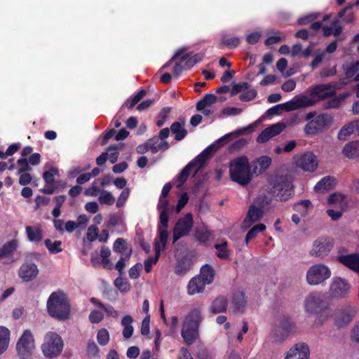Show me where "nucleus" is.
I'll list each match as a JSON object with an SVG mask.
<instances>
[{"mask_svg": "<svg viewBox=\"0 0 359 359\" xmlns=\"http://www.w3.org/2000/svg\"><path fill=\"white\" fill-rule=\"evenodd\" d=\"M133 318L130 315H126L121 319V325L123 327L122 331L123 337L128 339H130L134 332V328L132 325Z\"/></svg>", "mask_w": 359, "mask_h": 359, "instance_id": "obj_28", "label": "nucleus"}, {"mask_svg": "<svg viewBox=\"0 0 359 359\" xmlns=\"http://www.w3.org/2000/svg\"><path fill=\"white\" fill-rule=\"evenodd\" d=\"M264 215V211L255 205H251L248 209L247 215L243 222V227H250L253 223L260 220Z\"/></svg>", "mask_w": 359, "mask_h": 359, "instance_id": "obj_22", "label": "nucleus"}, {"mask_svg": "<svg viewBox=\"0 0 359 359\" xmlns=\"http://www.w3.org/2000/svg\"><path fill=\"white\" fill-rule=\"evenodd\" d=\"M316 104V101L309 98L306 95H299L294 97V99L285 103L279 104L269 108L266 111L269 115H276L280 113V109L285 111H294L303 107H311Z\"/></svg>", "mask_w": 359, "mask_h": 359, "instance_id": "obj_6", "label": "nucleus"}, {"mask_svg": "<svg viewBox=\"0 0 359 359\" xmlns=\"http://www.w3.org/2000/svg\"><path fill=\"white\" fill-rule=\"evenodd\" d=\"M248 143V141L246 139L241 138L233 143L231 144V145L229 147V149L232 151H239L242 148H243Z\"/></svg>", "mask_w": 359, "mask_h": 359, "instance_id": "obj_64", "label": "nucleus"}, {"mask_svg": "<svg viewBox=\"0 0 359 359\" xmlns=\"http://www.w3.org/2000/svg\"><path fill=\"white\" fill-rule=\"evenodd\" d=\"M351 135H354L353 129L351 127V123L345 125L338 133V138L340 140H346V138Z\"/></svg>", "mask_w": 359, "mask_h": 359, "instance_id": "obj_51", "label": "nucleus"}, {"mask_svg": "<svg viewBox=\"0 0 359 359\" xmlns=\"http://www.w3.org/2000/svg\"><path fill=\"white\" fill-rule=\"evenodd\" d=\"M39 273L37 266L33 263H25L19 269V276L25 282L34 279Z\"/></svg>", "mask_w": 359, "mask_h": 359, "instance_id": "obj_21", "label": "nucleus"}, {"mask_svg": "<svg viewBox=\"0 0 359 359\" xmlns=\"http://www.w3.org/2000/svg\"><path fill=\"white\" fill-rule=\"evenodd\" d=\"M201 320V312L198 309L191 310L185 317L181 335L186 345L193 344L198 337V328Z\"/></svg>", "mask_w": 359, "mask_h": 359, "instance_id": "obj_2", "label": "nucleus"}, {"mask_svg": "<svg viewBox=\"0 0 359 359\" xmlns=\"http://www.w3.org/2000/svg\"><path fill=\"white\" fill-rule=\"evenodd\" d=\"M127 249V243L125 239L118 238L113 244V250L116 252H123Z\"/></svg>", "mask_w": 359, "mask_h": 359, "instance_id": "obj_56", "label": "nucleus"}, {"mask_svg": "<svg viewBox=\"0 0 359 359\" xmlns=\"http://www.w3.org/2000/svg\"><path fill=\"white\" fill-rule=\"evenodd\" d=\"M233 309L238 312H243L246 304V297L245 293L238 291L233 296Z\"/></svg>", "mask_w": 359, "mask_h": 359, "instance_id": "obj_35", "label": "nucleus"}, {"mask_svg": "<svg viewBox=\"0 0 359 359\" xmlns=\"http://www.w3.org/2000/svg\"><path fill=\"white\" fill-rule=\"evenodd\" d=\"M337 261L349 269L359 273V253L339 255Z\"/></svg>", "mask_w": 359, "mask_h": 359, "instance_id": "obj_20", "label": "nucleus"}, {"mask_svg": "<svg viewBox=\"0 0 359 359\" xmlns=\"http://www.w3.org/2000/svg\"><path fill=\"white\" fill-rule=\"evenodd\" d=\"M304 307L309 313H320L327 308V304L323 300L322 294L312 292L304 301Z\"/></svg>", "mask_w": 359, "mask_h": 359, "instance_id": "obj_12", "label": "nucleus"}, {"mask_svg": "<svg viewBox=\"0 0 359 359\" xmlns=\"http://www.w3.org/2000/svg\"><path fill=\"white\" fill-rule=\"evenodd\" d=\"M250 86V85L248 82H242L233 84L230 91L231 96H235L243 90L249 89Z\"/></svg>", "mask_w": 359, "mask_h": 359, "instance_id": "obj_53", "label": "nucleus"}, {"mask_svg": "<svg viewBox=\"0 0 359 359\" xmlns=\"http://www.w3.org/2000/svg\"><path fill=\"white\" fill-rule=\"evenodd\" d=\"M98 199L100 203L108 205H113L115 201L113 195L109 191L105 190L101 191Z\"/></svg>", "mask_w": 359, "mask_h": 359, "instance_id": "obj_46", "label": "nucleus"}, {"mask_svg": "<svg viewBox=\"0 0 359 359\" xmlns=\"http://www.w3.org/2000/svg\"><path fill=\"white\" fill-rule=\"evenodd\" d=\"M286 127L285 123L283 122H278L277 123L273 124L269 127L267 129L270 133L272 137L279 135Z\"/></svg>", "mask_w": 359, "mask_h": 359, "instance_id": "obj_50", "label": "nucleus"}, {"mask_svg": "<svg viewBox=\"0 0 359 359\" xmlns=\"http://www.w3.org/2000/svg\"><path fill=\"white\" fill-rule=\"evenodd\" d=\"M215 248L217 250L216 255L221 259H229L231 255V251L228 248V243L224 241L221 243L215 244Z\"/></svg>", "mask_w": 359, "mask_h": 359, "instance_id": "obj_39", "label": "nucleus"}, {"mask_svg": "<svg viewBox=\"0 0 359 359\" xmlns=\"http://www.w3.org/2000/svg\"><path fill=\"white\" fill-rule=\"evenodd\" d=\"M58 172L55 168H51L50 170L45 171L43 173V178L47 184H53L55 182V175Z\"/></svg>", "mask_w": 359, "mask_h": 359, "instance_id": "obj_57", "label": "nucleus"}, {"mask_svg": "<svg viewBox=\"0 0 359 359\" xmlns=\"http://www.w3.org/2000/svg\"><path fill=\"white\" fill-rule=\"evenodd\" d=\"M271 164V159L267 156H262L253 162V172L262 174L265 172Z\"/></svg>", "mask_w": 359, "mask_h": 359, "instance_id": "obj_24", "label": "nucleus"}, {"mask_svg": "<svg viewBox=\"0 0 359 359\" xmlns=\"http://www.w3.org/2000/svg\"><path fill=\"white\" fill-rule=\"evenodd\" d=\"M312 208L313 205L309 199L301 200L293 205V210L299 212L302 217L307 216L309 210L312 209Z\"/></svg>", "mask_w": 359, "mask_h": 359, "instance_id": "obj_34", "label": "nucleus"}, {"mask_svg": "<svg viewBox=\"0 0 359 359\" xmlns=\"http://www.w3.org/2000/svg\"><path fill=\"white\" fill-rule=\"evenodd\" d=\"M343 154L349 158L359 156V141H353L346 144L343 149Z\"/></svg>", "mask_w": 359, "mask_h": 359, "instance_id": "obj_36", "label": "nucleus"}, {"mask_svg": "<svg viewBox=\"0 0 359 359\" xmlns=\"http://www.w3.org/2000/svg\"><path fill=\"white\" fill-rule=\"evenodd\" d=\"M265 229H266V225L262 223H260V224H256L255 226H254L251 229H250V231L246 234V236L245 238V243L248 244L250 240L256 238L257 234L259 232H262Z\"/></svg>", "mask_w": 359, "mask_h": 359, "instance_id": "obj_42", "label": "nucleus"}, {"mask_svg": "<svg viewBox=\"0 0 359 359\" xmlns=\"http://www.w3.org/2000/svg\"><path fill=\"white\" fill-rule=\"evenodd\" d=\"M356 311L354 307L351 306L341 307L335 313V325L339 328L346 327L353 320Z\"/></svg>", "mask_w": 359, "mask_h": 359, "instance_id": "obj_13", "label": "nucleus"}, {"mask_svg": "<svg viewBox=\"0 0 359 359\" xmlns=\"http://www.w3.org/2000/svg\"><path fill=\"white\" fill-rule=\"evenodd\" d=\"M10 335V330L7 327L0 326V355L6 351L8 347Z\"/></svg>", "mask_w": 359, "mask_h": 359, "instance_id": "obj_38", "label": "nucleus"}, {"mask_svg": "<svg viewBox=\"0 0 359 359\" xmlns=\"http://www.w3.org/2000/svg\"><path fill=\"white\" fill-rule=\"evenodd\" d=\"M208 158L207 156L202 151L194 160L189 162L194 163V168L197 167L195 173L205 164Z\"/></svg>", "mask_w": 359, "mask_h": 359, "instance_id": "obj_55", "label": "nucleus"}, {"mask_svg": "<svg viewBox=\"0 0 359 359\" xmlns=\"http://www.w3.org/2000/svg\"><path fill=\"white\" fill-rule=\"evenodd\" d=\"M310 349L304 342L294 344L287 353L285 359H309Z\"/></svg>", "mask_w": 359, "mask_h": 359, "instance_id": "obj_17", "label": "nucleus"}, {"mask_svg": "<svg viewBox=\"0 0 359 359\" xmlns=\"http://www.w3.org/2000/svg\"><path fill=\"white\" fill-rule=\"evenodd\" d=\"M296 331L294 323L285 316L280 318L278 324L273 330V341L278 344L282 343L290 334Z\"/></svg>", "mask_w": 359, "mask_h": 359, "instance_id": "obj_9", "label": "nucleus"}, {"mask_svg": "<svg viewBox=\"0 0 359 359\" xmlns=\"http://www.w3.org/2000/svg\"><path fill=\"white\" fill-rule=\"evenodd\" d=\"M336 186V180L333 177H323L314 187L316 191H324L333 189Z\"/></svg>", "mask_w": 359, "mask_h": 359, "instance_id": "obj_25", "label": "nucleus"}, {"mask_svg": "<svg viewBox=\"0 0 359 359\" xmlns=\"http://www.w3.org/2000/svg\"><path fill=\"white\" fill-rule=\"evenodd\" d=\"M17 355L32 357L36 350L35 339L29 330H25L18 339L15 346Z\"/></svg>", "mask_w": 359, "mask_h": 359, "instance_id": "obj_8", "label": "nucleus"}, {"mask_svg": "<svg viewBox=\"0 0 359 359\" xmlns=\"http://www.w3.org/2000/svg\"><path fill=\"white\" fill-rule=\"evenodd\" d=\"M198 277L205 282L206 285L212 283L215 278V270L210 264H205L201 268L200 275Z\"/></svg>", "mask_w": 359, "mask_h": 359, "instance_id": "obj_29", "label": "nucleus"}, {"mask_svg": "<svg viewBox=\"0 0 359 359\" xmlns=\"http://www.w3.org/2000/svg\"><path fill=\"white\" fill-rule=\"evenodd\" d=\"M185 121L182 120V122H174L170 126V131L175 135V139L177 141L183 140L187 135V130L184 128Z\"/></svg>", "mask_w": 359, "mask_h": 359, "instance_id": "obj_27", "label": "nucleus"}, {"mask_svg": "<svg viewBox=\"0 0 359 359\" xmlns=\"http://www.w3.org/2000/svg\"><path fill=\"white\" fill-rule=\"evenodd\" d=\"M257 95V92L255 89L247 90L239 96V99L242 102H249L254 100Z\"/></svg>", "mask_w": 359, "mask_h": 359, "instance_id": "obj_60", "label": "nucleus"}, {"mask_svg": "<svg viewBox=\"0 0 359 359\" xmlns=\"http://www.w3.org/2000/svg\"><path fill=\"white\" fill-rule=\"evenodd\" d=\"M190 262L187 260L178 261L175 266V273L178 276L186 274L190 269Z\"/></svg>", "mask_w": 359, "mask_h": 359, "instance_id": "obj_44", "label": "nucleus"}, {"mask_svg": "<svg viewBox=\"0 0 359 359\" xmlns=\"http://www.w3.org/2000/svg\"><path fill=\"white\" fill-rule=\"evenodd\" d=\"M27 238L31 242L39 243L43 239V230L40 226H27L25 228Z\"/></svg>", "mask_w": 359, "mask_h": 359, "instance_id": "obj_31", "label": "nucleus"}, {"mask_svg": "<svg viewBox=\"0 0 359 359\" xmlns=\"http://www.w3.org/2000/svg\"><path fill=\"white\" fill-rule=\"evenodd\" d=\"M333 246V239L324 237L318 238L314 241L313 248L309 254L312 257H324L328 255Z\"/></svg>", "mask_w": 359, "mask_h": 359, "instance_id": "obj_14", "label": "nucleus"}, {"mask_svg": "<svg viewBox=\"0 0 359 359\" xmlns=\"http://www.w3.org/2000/svg\"><path fill=\"white\" fill-rule=\"evenodd\" d=\"M142 264L140 263H137L133 266L128 271L129 277L131 279H137L140 276V273L142 269Z\"/></svg>", "mask_w": 359, "mask_h": 359, "instance_id": "obj_63", "label": "nucleus"}, {"mask_svg": "<svg viewBox=\"0 0 359 359\" xmlns=\"http://www.w3.org/2000/svg\"><path fill=\"white\" fill-rule=\"evenodd\" d=\"M97 342L102 346L107 344L109 341V333L108 330L105 328L100 330L97 332Z\"/></svg>", "mask_w": 359, "mask_h": 359, "instance_id": "obj_52", "label": "nucleus"}, {"mask_svg": "<svg viewBox=\"0 0 359 359\" xmlns=\"http://www.w3.org/2000/svg\"><path fill=\"white\" fill-rule=\"evenodd\" d=\"M130 192V190L129 188H125L122 191V192L119 195L118 200L116 201V205L117 208H121L125 205L127 199L129 197Z\"/></svg>", "mask_w": 359, "mask_h": 359, "instance_id": "obj_59", "label": "nucleus"}, {"mask_svg": "<svg viewBox=\"0 0 359 359\" xmlns=\"http://www.w3.org/2000/svg\"><path fill=\"white\" fill-rule=\"evenodd\" d=\"M121 146L120 144H112L108 147L107 151H115L114 152H111L109 156V159L111 163H115L118 158L119 153L117 151L120 149Z\"/></svg>", "mask_w": 359, "mask_h": 359, "instance_id": "obj_54", "label": "nucleus"}, {"mask_svg": "<svg viewBox=\"0 0 359 359\" xmlns=\"http://www.w3.org/2000/svg\"><path fill=\"white\" fill-rule=\"evenodd\" d=\"M221 41L222 43L229 49H234L240 44V39L236 36L231 38L222 36Z\"/></svg>", "mask_w": 359, "mask_h": 359, "instance_id": "obj_47", "label": "nucleus"}, {"mask_svg": "<svg viewBox=\"0 0 359 359\" xmlns=\"http://www.w3.org/2000/svg\"><path fill=\"white\" fill-rule=\"evenodd\" d=\"M64 348V341L60 334L55 332H48L43 337L41 350L46 358L53 359L58 357Z\"/></svg>", "mask_w": 359, "mask_h": 359, "instance_id": "obj_5", "label": "nucleus"}, {"mask_svg": "<svg viewBox=\"0 0 359 359\" xmlns=\"http://www.w3.org/2000/svg\"><path fill=\"white\" fill-rule=\"evenodd\" d=\"M181 62H184L185 68L187 69H191L195 64H193L194 60L191 56V53H185L180 55Z\"/></svg>", "mask_w": 359, "mask_h": 359, "instance_id": "obj_61", "label": "nucleus"}, {"mask_svg": "<svg viewBox=\"0 0 359 359\" xmlns=\"http://www.w3.org/2000/svg\"><path fill=\"white\" fill-rule=\"evenodd\" d=\"M350 290V285L346 280L340 277L334 278L330 287V294L336 299L346 297Z\"/></svg>", "mask_w": 359, "mask_h": 359, "instance_id": "obj_15", "label": "nucleus"}, {"mask_svg": "<svg viewBox=\"0 0 359 359\" xmlns=\"http://www.w3.org/2000/svg\"><path fill=\"white\" fill-rule=\"evenodd\" d=\"M194 163H189L177 176V180L180 182V184L177 185L179 188L181 185L184 184L190 175L191 171L194 169Z\"/></svg>", "mask_w": 359, "mask_h": 359, "instance_id": "obj_41", "label": "nucleus"}, {"mask_svg": "<svg viewBox=\"0 0 359 359\" xmlns=\"http://www.w3.org/2000/svg\"><path fill=\"white\" fill-rule=\"evenodd\" d=\"M227 299L224 297H217L211 304V311L213 313L225 312L227 309Z\"/></svg>", "mask_w": 359, "mask_h": 359, "instance_id": "obj_37", "label": "nucleus"}, {"mask_svg": "<svg viewBox=\"0 0 359 359\" xmlns=\"http://www.w3.org/2000/svg\"><path fill=\"white\" fill-rule=\"evenodd\" d=\"M273 198L271 196L262 194L259 195L255 200V205L262 211H269L271 208Z\"/></svg>", "mask_w": 359, "mask_h": 359, "instance_id": "obj_30", "label": "nucleus"}, {"mask_svg": "<svg viewBox=\"0 0 359 359\" xmlns=\"http://www.w3.org/2000/svg\"><path fill=\"white\" fill-rule=\"evenodd\" d=\"M167 229L168 228L161 226H158V236L159 240L156 241L154 243V256L158 258H159L161 251L165 249L167 244L168 236Z\"/></svg>", "mask_w": 359, "mask_h": 359, "instance_id": "obj_23", "label": "nucleus"}, {"mask_svg": "<svg viewBox=\"0 0 359 359\" xmlns=\"http://www.w3.org/2000/svg\"><path fill=\"white\" fill-rule=\"evenodd\" d=\"M205 282L196 276L190 280L187 285V292L190 295L202 292L205 287Z\"/></svg>", "mask_w": 359, "mask_h": 359, "instance_id": "obj_26", "label": "nucleus"}, {"mask_svg": "<svg viewBox=\"0 0 359 359\" xmlns=\"http://www.w3.org/2000/svg\"><path fill=\"white\" fill-rule=\"evenodd\" d=\"M331 276L330 269L324 264H315L311 266L306 273V280L311 285H319Z\"/></svg>", "mask_w": 359, "mask_h": 359, "instance_id": "obj_10", "label": "nucleus"}, {"mask_svg": "<svg viewBox=\"0 0 359 359\" xmlns=\"http://www.w3.org/2000/svg\"><path fill=\"white\" fill-rule=\"evenodd\" d=\"M270 184L271 193L279 201H287L294 194V187L290 175H276L271 178Z\"/></svg>", "mask_w": 359, "mask_h": 359, "instance_id": "obj_3", "label": "nucleus"}, {"mask_svg": "<svg viewBox=\"0 0 359 359\" xmlns=\"http://www.w3.org/2000/svg\"><path fill=\"white\" fill-rule=\"evenodd\" d=\"M332 121L333 118L331 115L320 114L306 123L304 127V132L306 135H310L321 133L330 128Z\"/></svg>", "mask_w": 359, "mask_h": 359, "instance_id": "obj_7", "label": "nucleus"}, {"mask_svg": "<svg viewBox=\"0 0 359 359\" xmlns=\"http://www.w3.org/2000/svg\"><path fill=\"white\" fill-rule=\"evenodd\" d=\"M170 111L171 107H165L161 109L158 114V120L156 121V126L158 127H162L165 124Z\"/></svg>", "mask_w": 359, "mask_h": 359, "instance_id": "obj_48", "label": "nucleus"}, {"mask_svg": "<svg viewBox=\"0 0 359 359\" xmlns=\"http://www.w3.org/2000/svg\"><path fill=\"white\" fill-rule=\"evenodd\" d=\"M345 97L339 95V97H334L329 100H327L326 102L324 103L323 107L324 109H337L338 108L341 102V100Z\"/></svg>", "mask_w": 359, "mask_h": 359, "instance_id": "obj_49", "label": "nucleus"}, {"mask_svg": "<svg viewBox=\"0 0 359 359\" xmlns=\"http://www.w3.org/2000/svg\"><path fill=\"white\" fill-rule=\"evenodd\" d=\"M114 285L121 292H128L130 290V283L121 277H118L114 280Z\"/></svg>", "mask_w": 359, "mask_h": 359, "instance_id": "obj_45", "label": "nucleus"}, {"mask_svg": "<svg viewBox=\"0 0 359 359\" xmlns=\"http://www.w3.org/2000/svg\"><path fill=\"white\" fill-rule=\"evenodd\" d=\"M18 241L16 240H11L4 244L2 248H0V258L6 257L12 255L13 253L18 248Z\"/></svg>", "mask_w": 359, "mask_h": 359, "instance_id": "obj_40", "label": "nucleus"}, {"mask_svg": "<svg viewBox=\"0 0 359 359\" xmlns=\"http://www.w3.org/2000/svg\"><path fill=\"white\" fill-rule=\"evenodd\" d=\"M47 311L50 316L61 321L69 319L71 302L62 290L52 292L47 300Z\"/></svg>", "mask_w": 359, "mask_h": 359, "instance_id": "obj_1", "label": "nucleus"}, {"mask_svg": "<svg viewBox=\"0 0 359 359\" xmlns=\"http://www.w3.org/2000/svg\"><path fill=\"white\" fill-rule=\"evenodd\" d=\"M17 164L20 167L18 170L19 173L27 172L32 170L31 167L29 165V161L25 158L18 159L17 161Z\"/></svg>", "mask_w": 359, "mask_h": 359, "instance_id": "obj_62", "label": "nucleus"}, {"mask_svg": "<svg viewBox=\"0 0 359 359\" xmlns=\"http://www.w3.org/2000/svg\"><path fill=\"white\" fill-rule=\"evenodd\" d=\"M343 69L345 72L346 79H352L354 77L355 81H359V74H356L359 71V61L353 62L351 64L343 65Z\"/></svg>", "mask_w": 359, "mask_h": 359, "instance_id": "obj_33", "label": "nucleus"}, {"mask_svg": "<svg viewBox=\"0 0 359 359\" xmlns=\"http://www.w3.org/2000/svg\"><path fill=\"white\" fill-rule=\"evenodd\" d=\"M44 245L48 250L50 254H57L62 251V241H55L52 242V241L49 238H47L44 241Z\"/></svg>", "mask_w": 359, "mask_h": 359, "instance_id": "obj_43", "label": "nucleus"}, {"mask_svg": "<svg viewBox=\"0 0 359 359\" xmlns=\"http://www.w3.org/2000/svg\"><path fill=\"white\" fill-rule=\"evenodd\" d=\"M194 226L193 215L187 213L176 222L172 232V243L177 242L182 237L189 235Z\"/></svg>", "mask_w": 359, "mask_h": 359, "instance_id": "obj_11", "label": "nucleus"}, {"mask_svg": "<svg viewBox=\"0 0 359 359\" xmlns=\"http://www.w3.org/2000/svg\"><path fill=\"white\" fill-rule=\"evenodd\" d=\"M157 210L160 212L159 223L158 226L168 228L169 222L168 211L170 210V205L167 198L159 197L157 204Z\"/></svg>", "mask_w": 359, "mask_h": 359, "instance_id": "obj_19", "label": "nucleus"}, {"mask_svg": "<svg viewBox=\"0 0 359 359\" xmlns=\"http://www.w3.org/2000/svg\"><path fill=\"white\" fill-rule=\"evenodd\" d=\"M229 172L232 181L245 186L251 181L250 165L245 156H239L229 163Z\"/></svg>", "mask_w": 359, "mask_h": 359, "instance_id": "obj_4", "label": "nucleus"}, {"mask_svg": "<svg viewBox=\"0 0 359 359\" xmlns=\"http://www.w3.org/2000/svg\"><path fill=\"white\" fill-rule=\"evenodd\" d=\"M337 83L330 82L326 84H318L311 88V95L318 97V100L332 97L336 94Z\"/></svg>", "mask_w": 359, "mask_h": 359, "instance_id": "obj_16", "label": "nucleus"}, {"mask_svg": "<svg viewBox=\"0 0 359 359\" xmlns=\"http://www.w3.org/2000/svg\"><path fill=\"white\" fill-rule=\"evenodd\" d=\"M296 164L304 171L313 172L318 166L317 158L311 152L304 153L297 160Z\"/></svg>", "mask_w": 359, "mask_h": 359, "instance_id": "obj_18", "label": "nucleus"}, {"mask_svg": "<svg viewBox=\"0 0 359 359\" xmlns=\"http://www.w3.org/2000/svg\"><path fill=\"white\" fill-rule=\"evenodd\" d=\"M89 321L93 324L100 323L104 319V314L98 310H93L88 316Z\"/></svg>", "mask_w": 359, "mask_h": 359, "instance_id": "obj_58", "label": "nucleus"}, {"mask_svg": "<svg viewBox=\"0 0 359 359\" xmlns=\"http://www.w3.org/2000/svg\"><path fill=\"white\" fill-rule=\"evenodd\" d=\"M196 239L204 245H208V241L212 238V233L206 226L198 229L196 228L194 231Z\"/></svg>", "mask_w": 359, "mask_h": 359, "instance_id": "obj_32", "label": "nucleus"}]
</instances>
